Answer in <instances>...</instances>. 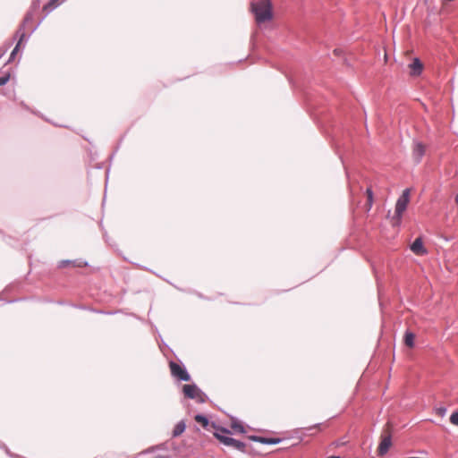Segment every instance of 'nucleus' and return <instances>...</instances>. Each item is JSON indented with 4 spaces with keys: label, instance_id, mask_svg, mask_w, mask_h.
Wrapping results in <instances>:
<instances>
[{
    "label": "nucleus",
    "instance_id": "nucleus-21",
    "mask_svg": "<svg viewBox=\"0 0 458 458\" xmlns=\"http://www.w3.org/2000/svg\"><path fill=\"white\" fill-rule=\"evenodd\" d=\"M30 19V15L28 13L24 19V22H27Z\"/></svg>",
    "mask_w": 458,
    "mask_h": 458
},
{
    "label": "nucleus",
    "instance_id": "nucleus-6",
    "mask_svg": "<svg viewBox=\"0 0 458 458\" xmlns=\"http://www.w3.org/2000/svg\"><path fill=\"white\" fill-rule=\"evenodd\" d=\"M182 393L188 398L201 400L202 393L195 385H184Z\"/></svg>",
    "mask_w": 458,
    "mask_h": 458
},
{
    "label": "nucleus",
    "instance_id": "nucleus-22",
    "mask_svg": "<svg viewBox=\"0 0 458 458\" xmlns=\"http://www.w3.org/2000/svg\"><path fill=\"white\" fill-rule=\"evenodd\" d=\"M445 409H439L438 410V413L443 415L445 413Z\"/></svg>",
    "mask_w": 458,
    "mask_h": 458
},
{
    "label": "nucleus",
    "instance_id": "nucleus-18",
    "mask_svg": "<svg viewBox=\"0 0 458 458\" xmlns=\"http://www.w3.org/2000/svg\"><path fill=\"white\" fill-rule=\"evenodd\" d=\"M450 422L455 426H458V411L454 412L450 417Z\"/></svg>",
    "mask_w": 458,
    "mask_h": 458
},
{
    "label": "nucleus",
    "instance_id": "nucleus-5",
    "mask_svg": "<svg viewBox=\"0 0 458 458\" xmlns=\"http://www.w3.org/2000/svg\"><path fill=\"white\" fill-rule=\"evenodd\" d=\"M169 369H170L171 375L174 377H175L179 380H182V381H190L191 380V376L186 371V369L184 368H182L180 364H178L174 361H170Z\"/></svg>",
    "mask_w": 458,
    "mask_h": 458
},
{
    "label": "nucleus",
    "instance_id": "nucleus-14",
    "mask_svg": "<svg viewBox=\"0 0 458 458\" xmlns=\"http://www.w3.org/2000/svg\"><path fill=\"white\" fill-rule=\"evenodd\" d=\"M185 430V424L184 422L181 421L179 422L175 427H174V429L173 431V435L174 437H178L180 436L183 431Z\"/></svg>",
    "mask_w": 458,
    "mask_h": 458
},
{
    "label": "nucleus",
    "instance_id": "nucleus-3",
    "mask_svg": "<svg viewBox=\"0 0 458 458\" xmlns=\"http://www.w3.org/2000/svg\"><path fill=\"white\" fill-rule=\"evenodd\" d=\"M392 425L388 422L386 425V428L381 436V441L377 447V454L380 456L385 455L392 445V435H391Z\"/></svg>",
    "mask_w": 458,
    "mask_h": 458
},
{
    "label": "nucleus",
    "instance_id": "nucleus-11",
    "mask_svg": "<svg viewBox=\"0 0 458 458\" xmlns=\"http://www.w3.org/2000/svg\"><path fill=\"white\" fill-rule=\"evenodd\" d=\"M250 439L256 442H259L261 444H277L280 442L279 438H268V437H251Z\"/></svg>",
    "mask_w": 458,
    "mask_h": 458
},
{
    "label": "nucleus",
    "instance_id": "nucleus-10",
    "mask_svg": "<svg viewBox=\"0 0 458 458\" xmlns=\"http://www.w3.org/2000/svg\"><path fill=\"white\" fill-rule=\"evenodd\" d=\"M425 151H426L425 145L420 142H417L413 148L414 158L419 162L421 159V157L424 156Z\"/></svg>",
    "mask_w": 458,
    "mask_h": 458
},
{
    "label": "nucleus",
    "instance_id": "nucleus-17",
    "mask_svg": "<svg viewBox=\"0 0 458 458\" xmlns=\"http://www.w3.org/2000/svg\"><path fill=\"white\" fill-rule=\"evenodd\" d=\"M411 189H405L403 193H402V196L399 198L398 200H409V199L411 198Z\"/></svg>",
    "mask_w": 458,
    "mask_h": 458
},
{
    "label": "nucleus",
    "instance_id": "nucleus-16",
    "mask_svg": "<svg viewBox=\"0 0 458 458\" xmlns=\"http://www.w3.org/2000/svg\"><path fill=\"white\" fill-rule=\"evenodd\" d=\"M24 36H25V35H24V33L22 32V33L21 34V36H20V39H19L18 44L16 45V47H14V49H13V52L11 53L10 61L14 59V56H15L16 53L18 52L19 47H20V45H21V41L23 40Z\"/></svg>",
    "mask_w": 458,
    "mask_h": 458
},
{
    "label": "nucleus",
    "instance_id": "nucleus-23",
    "mask_svg": "<svg viewBox=\"0 0 458 458\" xmlns=\"http://www.w3.org/2000/svg\"><path fill=\"white\" fill-rule=\"evenodd\" d=\"M334 54L338 55L340 54V50L339 49H335L334 50Z\"/></svg>",
    "mask_w": 458,
    "mask_h": 458
},
{
    "label": "nucleus",
    "instance_id": "nucleus-25",
    "mask_svg": "<svg viewBox=\"0 0 458 458\" xmlns=\"http://www.w3.org/2000/svg\"><path fill=\"white\" fill-rule=\"evenodd\" d=\"M454 200H458V194L455 196V199Z\"/></svg>",
    "mask_w": 458,
    "mask_h": 458
},
{
    "label": "nucleus",
    "instance_id": "nucleus-19",
    "mask_svg": "<svg viewBox=\"0 0 458 458\" xmlns=\"http://www.w3.org/2000/svg\"><path fill=\"white\" fill-rule=\"evenodd\" d=\"M10 75H4L0 77V86H3L8 82Z\"/></svg>",
    "mask_w": 458,
    "mask_h": 458
},
{
    "label": "nucleus",
    "instance_id": "nucleus-1",
    "mask_svg": "<svg viewBox=\"0 0 458 458\" xmlns=\"http://www.w3.org/2000/svg\"><path fill=\"white\" fill-rule=\"evenodd\" d=\"M251 11L255 14L258 23H262L272 20V4L270 0H259L251 4Z\"/></svg>",
    "mask_w": 458,
    "mask_h": 458
},
{
    "label": "nucleus",
    "instance_id": "nucleus-9",
    "mask_svg": "<svg viewBox=\"0 0 458 458\" xmlns=\"http://www.w3.org/2000/svg\"><path fill=\"white\" fill-rule=\"evenodd\" d=\"M409 72L411 76L420 75L423 70V64L420 59L415 58L411 64L408 65Z\"/></svg>",
    "mask_w": 458,
    "mask_h": 458
},
{
    "label": "nucleus",
    "instance_id": "nucleus-15",
    "mask_svg": "<svg viewBox=\"0 0 458 458\" xmlns=\"http://www.w3.org/2000/svg\"><path fill=\"white\" fill-rule=\"evenodd\" d=\"M231 428L232 429H233L235 432H239V433H244L245 430H244V427L242 426V424L239 421H233L232 424H231Z\"/></svg>",
    "mask_w": 458,
    "mask_h": 458
},
{
    "label": "nucleus",
    "instance_id": "nucleus-12",
    "mask_svg": "<svg viewBox=\"0 0 458 458\" xmlns=\"http://www.w3.org/2000/svg\"><path fill=\"white\" fill-rule=\"evenodd\" d=\"M415 335L411 332H406L404 335V344L406 346L412 348L414 346Z\"/></svg>",
    "mask_w": 458,
    "mask_h": 458
},
{
    "label": "nucleus",
    "instance_id": "nucleus-24",
    "mask_svg": "<svg viewBox=\"0 0 458 458\" xmlns=\"http://www.w3.org/2000/svg\"><path fill=\"white\" fill-rule=\"evenodd\" d=\"M155 458H169L168 456L165 455H157Z\"/></svg>",
    "mask_w": 458,
    "mask_h": 458
},
{
    "label": "nucleus",
    "instance_id": "nucleus-4",
    "mask_svg": "<svg viewBox=\"0 0 458 458\" xmlns=\"http://www.w3.org/2000/svg\"><path fill=\"white\" fill-rule=\"evenodd\" d=\"M407 208V202H395L394 209H388L387 216L394 226L400 225L401 217Z\"/></svg>",
    "mask_w": 458,
    "mask_h": 458
},
{
    "label": "nucleus",
    "instance_id": "nucleus-8",
    "mask_svg": "<svg viewBox=\"0 0 458 458\" xmlns=\"http://www.w3.org/2000/svg\"><path fill=\"white\" fill-rule=\"evenodd\" d=\"M411 251L419 256L425 255L427 253V250L424 248L422 239L418 237L411 245Z\"/></svg>",
    "mask_w": 458,
    "mask_h": 458
},
{
    "label": "nucleus",
    "instance_id": "nucleus-20",
    "mask_svg": "<svg viewBox=\"0 0 458 458\" xmlns=\"http://www.w3.org/2000/svg\"><path fill=\"white\" fill-rule=\"evenodd\" d=\"M367 197H368V200H372L373 193H372V191L370 189L367 190Z\"/></svg>",
    "mask_w": 458,
    "mask_h": 458
},
{
    "label": "nucleus",
    "instance_id": "nucleus-13",
    "mask_svg": "<svg viewBox=\"0 0 458 458\" xmlns=\"http://www.w3.org/2000/svg\"><path fill=\"white\" fill-rule=\"evenodd\" d=\"M62 0H50L47 4L44 5L43 10L46 12H51L61 4Z\"/></svg>",
    "mask_w": 458,
    "mask_h": 458
},
{
    "label": "nucleus",
    "instance_id": "nucleus-2",
    "mask_svg": "<svg viewBox=\"0 0 458 458\" xmlns=\"http://www.w3.org/2000/svg\"><path fill=\"white\" fill-rule=\"evenodd\" d=\"M228 433H229V430H227L224 428H218V430L214 432V436L225 445L231 446L234 449L244 452L246 445L239 440H236L233 437L224 435V434H228Z\"/></svg>",
    "mask_w": 458,
    "mask_h": 458
},
{
    "label": "nucleus",
    "instance_id": "nucleus-7",
    "mask_svg": "<svg viewBox=\"0 0 458 458\" xmlns=\"http://www.w3.org/2000/svg\"><path fill=\"white\" fill-rule=\"evenodd\" d=\"M194 420L208 431H211L213 429L215 431L218 430L219 427H216L215 423H209L208 420L203 415L198 414L195 416Z\"/></svg>",
    "mask_w": 458,
    "mask_h": 458
}]
</instances>
